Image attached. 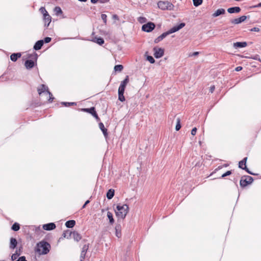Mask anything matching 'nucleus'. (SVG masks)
Wrapping results in <instances>:
<instances>
[{
  "instance_id": "nucleus-53",
  "label": "nucleus",
  "mask_w": 261,
  "mask_h": 261,
  "mask_svg": "<svg viewBox=\"0 0 261 261\" xmlns=\"http://www.w3.org/2000/svg\"><path fill=\"white\" fill-rule=\"evenodd\" d=\"M215 89V86H211L210 88V92L211 93H213L214 90Z\"/></svg>"
},
{
  "instance_id": "nucleus-21",
  "label": "nucleus",
  "mask_w": 261,
  "mask_h": 261,
  "mask_svg": "<svg viewBox=\"0 0 261 261\" xmlns=\"http://www.w3.org/2000/svg\"><path fill=\"white\" fill-rule=\"evenodd\" d=\"M21 57V54L20 53H14L12 54L10 56L11 60L15 62L17 61L18 58H20Z\"/></svg>"
},
{
  "instance_id": "nucleus-39",
  "label": "nucleus",
  "mask_w": 261,
  "mask_h": 261,
  "mask_svg": "<svg viewBox=\"0 0 261 261\" xmlns=\"http://www.w3.org/2000/svg\"><path fill=\"white\" fill-rule=\"evenodd\" d=\"M138 21L141 23H145L146 21H147V19L145 17H139L138 18Z\"/></svg>"
},
{
  "instance_id": "nucleus-27",
  "label": "nucleus",
  "mask_w": 261,
  "mask_h": 261,
  "mask_svg": "<svg viewBox=\"0 0 261 261\" xmlns=\"http://www.w3.org/2000/svg\"><path fill=\"white\" fill-rule=\"evenodd\" d=\"M129 82L128 77L127 76L126 78L121 82L120 86L125 88L126 85Z\"/></svg>"
},
{
  "instance_id": "nucleus-14",
  "label": "nucleus",
  "mask_w": 261,
  "mask_h": 261,
  "mask_svg": "<svg viewBox=\"0 0 261 261\" xmlns=\"http://www.w3.org/2000/svg\"><path fill=\"white\" fill-rule=\"evenodd\" d=\"M43 45V40H40L36 42L33 48L36 50H38L41 48L42 46Z\"/></svg>"
},
{
  "instance_id": "nucleus-19",
  "label": "nucleus",
  "mask_w": 261,
  "mask_h": 261,
  "mask_svg": "<svg viewBox=\"0 0 261 261\" xmlns=\"http://www.w3.org/2000/svg\"><path fill=\"white\" fill-rule=\"evenodd\" d=\"M115 235L118 238L121 237V225H116L115 226Z\"/></svg>"
},
{
  "instance_id": "nucleus-57",
  "label": "nucleus",
  "mask_w": 261,
  "mask_h": 261,
  "mask_svg": "<svg viewBox=\"0 0 261 261\" xmlns=\"http://www.w3.org/2000/svg\"><path fill=\"white\" fill-rule=\"evenodd\" d=\"M49 95V98L48 99V101L49 102H52L54 98L53 97V95L52 96H51L50 95Z\"/></svg>"
},
{
  "instance_id": "nucleus-63",
  "label": "nucleus",
  "mask_w": 261,
  "mask_h": 261,
  "mask_svg": "<svg viewBox=\"0 0 261 261\" xmlns=\"http://www.w3.org/2000/svg\"><path fill=\"white\" fill-rule=\"evenodd\" d=\"M63 236H64V237H66V234H65V233H64Z\"/></svg>"
},
{
  "instance_id": "nucleus-7",
  "label": "nucleus",
  "mask_w": 261,
  "mask_h": 261,
  "mask_svg": "<svg viewBox=\"0 0 261 261\" xmlns=\"http://www.w3.org/2000/svg\"><path fill=\"white\" fill-rule=\"evenodd\" d=\"M154 56L155 58L159 59L163 56L164 49L162 48L155 47L153 48Z\"/></svg>"
},
{
  "instance_id": "nucleus-23",
  "label": "nucleus",
  "mask_w": 261,
  "mask_h": 261,
  "mask_svg": "<svg viewBox=\"0 0 261 261\" xmlns=\"http://www.w3.org/2000/svg\"><path fill=\"white\" fill-rule=\"evenodd\" d=\"M75 224V221L74 220H68L65 223V226L67 228H72Z\"/></svg>"
},
{
  "instance_id": "nucleus-6",
  "label": "nucleus",
  "mask_w": 261,
  "mask_h": 261,
  "mask_svg": "<svg viewBox=\"0 0 261 261\" xmlns=\"http://www.w3.org/2000/svg\"><path fill=\"white\" fill-rule=\"evenodd\" d=\"M155 28V24L153 22H148L142 27V30L146 32H151Z\"/></svg>"
},
{
  "instance_id": "nucleus-50",
  "label": "nucleus",
  "mask_w": 261,
  "mask_h": 261,
  "mask_svg": "<svg viewBox=\"0 0 261 261\" xmlns=\"http://www.w3.org/2000/svg\"><path fill=\"white\" fill-rule=\"evenodd\" d=\"M196 132H197V128H196V127H194L191 130V134L193 136H194V135H195Z\"/></svg>"
},
{
  "instance_id": "nucleus-17",
  "label": "nucleus",
  "mask_w": 261,
  "mask_h": 261,
  "mask_svg": "<svg viewBox=\"0 0 261 261\" xmlns=\"http://www.w3.org/2000/svg\"><path fill=\"white\" fill-rule=\"evenodd\" d=\"M70 234L72 235L74 240L77 242L79 241L82 239L81 234L76 231L71 232Z\"/></svg>"
},
{
  "instance_id": "nucleus-28",
  "label": "nucleus",
  "mask_w": 261,
  "mask_h": 261,
  "mask_svg": "<svg viewBox=\"0 0 261 261\" xmlns=\"http://www.w3.org/2000/svg\"><path fill=\"white\" fill-rule=\"evenodd\" d=\"M54 12L57 16L62 14L63 13L62 9L59 7H56L54 8Z\"/></svg>"
},
{
  "instance_id": "nucleus-32",
  "label": "nucleus",
  "mask_w": 261,
  "mask_h": 261,
  "mask_svg": "<svg viewBox=\"0 0 261 261\" xmlns=\"http://www.w3.org/2000/svg\"><path fill=\"white\" fill-rule=\"evenodd\" d=\"M94 110H95V108L94 107H91L90 108L83 109L82 111L84 112H86L89 113L91 114L92 113V112L94 111Z\"/></svg>"
},
{
  "instance_id": "nucleus-55",
  "label": "nucleus",
  "mask_w": 261,
  "mask_h": 261,
  "mask_svg": "<svg viewBox=\"0 0 261 261\" xmlns=\"http://www.w3.org/2000/svg\"><path fill=\"white\" fill-rule=\"evenodd\" d=\"M112 17L114 19H116V20L119 19V17L116 14L113 15Z\"/></svg>"
},
{
  "instance_id": "nucleus-59",
  "label": "nucleus",
  "mask_w": 261,
  "mask_h": 261,
  "mask_svg": "<svg viewBox=\"0 0 261 261\" xmlns=\"http://www.w3.org/2000/svg\"><path fill=\"white\" fill-rule=\"evenodd\" d=\"M108 1V0H99V2L101 3H106Z\"/></svg>"
},
{
  "instance_id": "nucleus-11",
  "label": "nucleus",
  "mask_w": 261,
  "mask_h": 261,
  "mask_svg": "<svg viewBox=\"0 0 261 261\" xmlns=\"http://www.w3.org/2000/svg\"><path fill=\"white\" fill-rule=\"evenodd\" d=\"M43 20L45 23V26L48 27L51 20V17L49 14H45L43 16Z\"/></svg>"
},
{
  "instance_id": "nucleus-16",
  "label": "nucleus",
  "mask_w": 261,
  "mask_h": 261,
  "mask_svg": "<svg viewBox=\"0 0 261 261\" xmlns=\"http://www.w3.org/2000/svg\"><path fill=\"white\" fill-rule=\"evenodd\" d=\"M227 11L229 13H239L241 9L239 7H231L227 9Z\"/></svg>"
},
{
  "instance_id": "nucleus-60",
  "label": "nucleus",
  "mask_w": 261,
  "mask_h": 261,
  "mask_svg": "<svg viewBox=\"0 0 261 261\" xmlns=\"http://www.w3.org/2000/svg\"><path fill=\"white\" fill-rule=\"evenodd\" d=\"M98 0H91V2L93 4H95L98 2Z\"/></svg>"
},
{
  "instance_id": "nucleus-36",
  "label": "nucleus",
  "mask_w": 261,
  "mask_h": 261,
  "mask_svg": "<svg viewBox=\"0 0 261 261\" xmlns=\"http://www.w3.org/2000/svg\"><path fill=\"white\" fill-rule=\"evenodd\" d=\"M147 60L150 63H154L155 62V60L154 58L150 56H148L147 57Z\"/></svg>"
},
{
  "instance_id": "nucleus-33",
  "label": "nucleus",
  "mask_w": 261,
  "mask_h": 261,
  "mask_svg": "<svg viewBox=\"0 0 261 261\" xmlns=\"http://www.w3.org/2000/svg\"><path fill=\"white\" fill-rule=\"evenodd\" d=\"M61 104L65 107H69L72 105H76L74 102H62Z\"/></svg>"
},
{
  "instance_id": "nucleus-4",
  "label": "nucleus",
  "mask_w": 261,
  "mask_h": 261,
  "mask_svg": "<svg viewBox=\"0 0 261 261\" xmlns=\"http://www.w3.org/2000/svg\"><path fill=\"white\" fill-rule=\"evenodd\" d=\"M158 7L163 10H173L174 7V5L168 1H160L158 3Z\"/></svg>"
},
{
  "instance_id": "nucleus-58",
  "label": "nucleus",
  "mask_w": 261,
  "mask_h": 261,
  "mask_svg": "<svg viewBox=\"0 0 261 261\" xmlns=\"http://www.w3.org/2000/svg\"><path fill=\"white\" fill-rule=\"evenodd\" d=\"M199 54V52L198 51H196V52H194L192 54V55H191V56H197Z\"/></svg>"
},
{
  "instance_id": "nucleus-18",
  "label": "nucleus",
  "mask_w": 261,
  "mask_h": 261,
  "mask_svg": "<svg viewBox=\"0 0 261 261\" xmlns=\"http://www.w3.org/2000/svg\"><path fill=\"white\" fill-rule=\"evenodd\" d=\"M99 127L101 130L102 132L103 135L106 138L108 136L107 129L105 127L104 124L102 122L99 123Z\"/></svg>"
},
{
  "instance_id": "nucleus-52",
  "label": "nucleus",
  "mask_w": 261,
  "mask_h": 261,
  "mask_svg": "<svg viewBox=\"0 0 261 261\" xmlns=\"http://www.w3.org/2000/svg\"><path fill=\"white\" fill-rule=\"evenodd\" d=\"M228 166V164H224L223 166H220L217 169H215V171H217L222 168L223 167H227Z\"/></svg>"
},
{
  "instance_id": "nucleus-13",
  "label": "nucleus",
  "mask_w": 261,
  "mask_h": 261,
  "mask_svg": "<svg viewBox=\"0 0 261 261\" xmlns=\"http://www.w3.org/2000/svg\"><path fill=\"white\" fill-rule=\"evenodd\" d=\"M35 65L34 61L32 60H28L25 62V66L27 69H30L32 68Z\"/></svg>"
},
{
  "instance_id": "nucleus-49",
  "label": "nucleus",
  "mask_w": 261,
  "mask_h": 261,
  "mask_svg": "<svg viewBox=\"0 0 261 261\" xmlns=\"http://www.w3.org/2000/svg\"><path fill=\"white\" fill-rule=\"evenodd\" d=\"M243 170H245L247 173H248L250 174L254 175L253 173H252L251 171H249V170L247 168L246 166H245L244 168H243Z\"/></svg>"
},
{
  "instance_id": "nucleus-1",
  "label": "nucleus",
  "mask_w": 261,
  "mask_h": 261,
  "mask_svg": "<svg viewBox=\"0 0 261 261\" xmlns=\"http://www.w3.org/2000/svg\"><path fill=\"white\" fill-rule=\"evenodd\" d=\"M50 247L49 243L41 241L37 244L35 250L39 255H45L49 252Z\"/></svg>"
},
{
  "instance_id": "nucleus-44",
  "label": "nucleus",
  "mask_w": 261,
  "mask_h": 261,
  "mask_svg": "<svg viewBox=\"0 0 261 261\" xmlns=\"http://www.w3.org/2000/svg\"><path fill=\"white\" fill-rule=\"evenodd\" d=\"M231 174V171H227L225 173H224L222 175L221 178H224L227 176L230 175Z\"/></svg>"
},
{
  "instance_id": "nucleus-26",
  "label": "nucleus",
  "mask_w": 261,
  "mask_h": 261,
  "mask_svg": "<svg viewBox=\"0 0 261 261\" xmlns=\"http://www.w3.org/2000/svg\"><path fill=\"white\" fill-rule=\"evenodd\" d=\"M107 217L109 219L110 223L111 224H113L114 222V220L113 219V214L110 212H108L107 213Z\"/></svg>"
},
{
  "instance_id": "nucleus-34",
  "label": "nucleus",
  "mask_w": 261,
  "mask_h": 261,
  "mask_svg": "<svg viewBox=\"0 0 261 261\" xmlns=\"http://www.w3.org/2000/svg\"><path fill=\"white\" fill-rule=\"evenodd\" d=\"M180 128H181V125L180 124V119L179 118H178L177 119V124L175 126V129L176 130H179Z\"/></svg>"
},
{
  "instance_id": "nucleus-25",
  "label": "nucleus",
  "mask_w": 261,
  "mask_h": 261,
  "mask_svg": "<svg viewBox=\"0 0 261 261\" xmlns=\"http://www.w3.org/2000/svg\"><path fill=\"white\" fill-rule=\"evenodd\" d=\"M247 158H244L242 161L239 163V167L243 169L244 167L246 166Z\"/></svg>"
},
{
  "instance_id": "nucleus-48",
  "label": "nucleus",
  "mask_w": 261,
  "mask_h": 261,
  "mask_svg": "<svg viewBox=\"0 0 261 261\" xmlns=\"http://www.w3.org/2000/svg\"><path fill=\"white\" fill-rule=\"evenodd\" d=\"M51 40V38L47 37L44 38V39L43 40V42H44L45 43H49V42H50Z\"/></svg>"
},
{
  "instance_id": "nucleus-9",
  "label": "nucleus",
  "mask_w": 261,
  "mask_h": 261,
  "mask_svg": "<svg viewBox=\"0 0 261 261\" xmlns=\"http://www.w3.org/2000/svg\"><path fill=\"white\" fill-rule=\"evenodd\" d=\"M247 17L246 16H242L239 18H236L231 20V23L233 24H239L244 21Z\"/></svg>"
},
{
  "instance_id": "nucleus-8",
  "label": "nucleus",
  "mask_w": 261,
  "mask_h": 261,
  "mask_svg": "<svg viewBox=\"0 0 261 261\" xmlns=\"http://www.w3.org/2000/svg\"><path fill=\"white\" fill-rule=\"evenodd\" d=\"M38 94L41 95L42 93L46 92V93L52 96L51 93L48 90V88L45 85L42 84L40 88L38 89Z\"/></svg>"
},
{
  "instance_id": "nucleus-12",
  "label": "nucleus",
  "mask_w": 261,
  "mask_h": 261,
  "mask_svg": "<svg viewBox=\"0 0 261 261\" xmlns=\"http://www.w3.org/2000/svg\"><path fill=\"white\" fill-rule=\"evenodd\" d=\"M225 13V10L224 9H223V8L219 9L217 10H216L212 14V16L213 17H216L220 16V15L224 14Z\"/></svg>"
},
{
  "instance_id": "nucleus-3",
  "label": "nucleus",
  "mask_w": 261,
  "mask_h": 261,
  "mask_svg": "<svg viewBox=\"0 0 261 261\" xmlns=\"http://www.w3.org/2000/svg\"><path fill=\"white\" fill-rule=\"evenodd\" d=\"M128 210V205L126 204L122 205L118 204L116 206V215L118 218L123 219L127 214Z\"/></svg>"
},
{
  "instance_id": "nucleus-56",
  "label": "nucleus",
  "mask_w": 261,
  "mask_h": 261,
  "mask_svg": "<svg viewBox=\"0 0 261 261\" xmlns=\"http://www.w3.org/2000/svg\"><path fill=\"white\" fill-rule=\"evenodd\" d=\"M89 202H90V201H89V200H87V201L85 202V204L83 205L82 208H85V206H86V205L87 204H88Z\"/></svg>"
},
{
  "instance_id": "nucleus-31",
  "label": "nucleus",
  "mask_w": 261,
  "mask_h": 261,
  "mask_svg": "<svg viewBox=\"0 0 261 261\" xmlns=\"http://www.w3.org/2000/svg\"><path fill=\"white\" fill-rule=\"evenodd\" d=\"M202 0H193V5L195 7H198L202 4Z\"/></svg>"
},
{
  "instance_id": "nucleus-20",
  "label": "nucleus",
  "mask_w": 261,
  "mask_h": 261,
  "mask_svg": "<svg viewBox=\"0 0 261 261\" xmlns=\"http://www.w3.org/2000/svg\"><path fill=\"white\" fill-rule=\"evenodd\" d=\"M92 41L98 44L99 45H102L104 43V40L101 37H95L92 39Z\"/></svg>"
},
{
  "instance_id": "nucleus-41",
  "label": "nucleus",
  "mask_w": 261,
  "mask_h": 261,
  "mask_svg": "<svg viewBox=\"0 0 261 261\" xmlns=\"http://www.w3.org/2000/svg\"><path fill=\"white\" fill-rule=\"evenodd\" d=\"M101 18L102 20H103V22L105 23V24H106L107 23V15L105 14H102L101 15Z\"/></svg>"
},
{
  "instance_id": "nucleus-35",
  "label": "nucleus",
  "mask_w": 261,
  "mask_h": 261,
  "mask_svg": "<svg viewBox=\"0 0 261 261\" xmlns=\"http://www.w3.org/2000/svg\"><path fill=\"white\" fill-rule=\"evenodd\" d=\"M37 57H38L37 54L36 53H34L33 54H30L29 56V58H31L32 59L35 60V61L37 60Z\"/></svg>"
},
{
  "instance_id": "nucleus-61",
  "label": "nucleus",
  "mask_w": 261,
  "mask_h": 261,
  "mask_svg": "<svg viewBox=\"0 0 261 261\" xmlns=\"http://www.w3.org/2000/svg\"><path fill=\"white\" fill-rule=\"evenodd\" d=\"M261 7V3H258L257 5L254 6V7L257 8V7Z\"/></svg>"
},
{
  "instance_id": "nucleus-54",
  "label": "nucleus",
  "mask_w": 261,
  "mask_h": 261,
  "mask_svg": "<svg viewBox=\"0 0 261 261\" xmlns=\"http://www.w3.org/2000/svg\"><path fill=\"white\" fill-rule=\"evenodd\" d=\"M242 69V67L241 66H238L236 68V70L237 71H240Z\"/></svg>"
},
{
  "instance_id": "nucleus-46",
  "label": "nucleus",
  "mask_w": 261,
  "mask_h": 261,
  "mask_svg": "<svg viewBox=\"0 0 261 261\" xmlns=\"http://www.w3.org/2000/svg\"><path fill=\"white\" fill-rule=\"evenodd\" d=\"M18 256H19V254H17V253L13 254L11 256L12 260H14L16 259V258L18 257Z\"/></svg>"
},
{
  "instance_id": "nucleus-51",
  "label": "nucleus",
  "mask_w": 261,
  "mask_h": 261,
  "mask_svg": "<svg viewBox=\"0 0 261 261\" xmlns=\"http://www.w3.org/2000/svg\"><path fill=\"white\" fill-rule=\"evenodd\" d=\"M15 261H27L25 259V256H21L17 260Z\"/></svg>"
},
{
  "instance_id": "nucleus-5",
  "label": "nucleus",
  "mask_w": 261,
  "mask_h": 261,
  "mask_svg": "<svg viewBox=\"0 0 261 261\" xmlns=\"http://www.w3.org/2000/svg\"><path fill=\"white\" fill-rule=\"evenodd\" d=\"M253 181V178L250 176H247L245 179H243V177H242L240 180V186L242 187H245L248 185L251 184Z\"/></svg>"
},
{
  "instance_id": "nucleus-10",
  "label": "nucleus",
  "mask_w": 261,
  "mask_h": 261,
  "mask_svg": "<svg viewBox=\"0 0 261 261\" xmlns=\"http://www.w3.org/2000/svg\"><path fill=\"white\" fill-rule=\"evenodd\" d=\"M56 228V225L54 223H49L43 225V228L46 230H51Z\"/></svg>"
},
{
  "instance_id": "nucleus-47",
  "label": "nucleus",
  "mask_w": 261,
  "mask_h": 261,
  "mask_svg": "<svg viewBox=\"0 0 261 261\" xmlns=\"http://www.w3.org/2000/svg\"><path fill=\"white\" fill-rule=\"evenodd\" d=\"M250 31L258 32L260 31V29H259V28H258L257 27H254V28L250 29Z\"/></svg>"
},
{
  "instance_id": "nucleus-43",
  "label": "nucleus",
  "mask_w": 261,
  "mask_h": 261,
  "mask_svg": "<svg viewBox=\"0 0 261 261\" xmlns=\"http://www.w3.org/2000/svg\"><path fill=\"white\" fill-rule=\"evenodd\" d=\"M40 12L43 14V16L45 14H48V13L47 12V11L46 10V9H45V8L44 7H41L40 9Z\"/></svg>"
},
{
  "instance_id": "nucleus-45",
  "label": "nucleus",
  "mask_w": 261,
  "mask_h": 261,
  "mask_svg": "<svg viewBox=\"0 0 261 261\" xmlns=\"http://www.w3.org/2000/svg\"><path fill=\"white\" fill-rule=\"evenodd\" d=\"M91 115L92 116H93L94 117H95L96 118V119H97V120H99V118L98 116V115L97 114L95 110H94V111L92 112V113L91 114Z\"/></svg>"
},
{
  "instance_id": "nucleus-37",
  "label": "nucleus",
  "mask_w": 261,
  "mask_h": 261,
  "mask_svg": "<svg viewBox=\"0 0 261 261\" xmlns=\"http://www.w3.org/2000/svg\"><path fill=\"white\" fill-rule=\"evenodd\" d=\"M86 253L84 251H81V255H80V261H84Z\"/></svg>"
},
{
  "instance_id": "nucleus-30",
  "label": "nucleus",
  "mask_w": 261,
  "mask_h": 261,
  "mask_svg": "<svg viewBox=\"0 0 261 261\" xmlns=\"http://www.w3.org/2000/svg\"><path fill=\"white\" fill-rule=\"evenodd\" d=\"M123 67L122 65H117L114 67V70L115 71L120 72L122 70Z\"/></svg>"
},
{
  "instance_id": "nucleus-62",
  "label": "nucleus",
  "mask_w": 261,
  "mask_h": 261,
  "mask_svg": "<svg viewBox=\"0 0 261 261\" xmlns=\"http://www.w3.org/2000/svg\"><path fill=\"white\" fill-rule=\"evenodd\" d=\"M79 1H80V2H86L87 0H78Z\"/></svg>"
},
{
  "instance_id": "nucleus-29",
  "label": "nucleus",
  "mask_w": 261,
  "mask_h": 261,
  "mask_svg": "<svg viewBox=\"0 0 261 261\" xmlns=\"http://www.w3.org/2000/svg\"><path fill=\"white\" fill-rule=\"evenodd\" d=\"M12 229L14 231H18L20 229V225L18 223H14L11 227Z\"/></svg>"
},
{
  "instance_id": "nucleus-42",
  "label": "nucleus",
  "mask_w": 261,
  "mask_h": 261,
  "mask_svg": "<svg viewBox=\"0 0 261 261\" xmlns=\"http://www.w3.org/2000/svg\"><path fill=\"white\" fill-rule=\"evenodd\" d=\"M125 88L119 86L118 89V94H124Z\"/></svg>"
},
{
  "instance_id": "nucleus-2",
  "label": "nucleus",
  "mask_w": 261,
  "mask_h": 261,
  "mask_svg": "<svg viewBox=\"0 0 261 261\" xmlns=\"http://www.w3.org/2000/svg\"><path fill=\"white\" fill-rule=\"evenodd\" d=\"M185 26V23H181L179 24H178V25L175 26V27L172 28L171 29H170L167 32L163 33L160 36H159L158 37L155 38L154 40V43H159V42L162 41L163 39H164L165 37H166L168 35L178 31V30H180Z\"/></svg>"
},
{
  "instance_id": "nucleus-22",
  "label": "nucleus",
  "mask_w": 261,
  "mask_h": 261,
  "mask_svg": "<svg viewBox=\"0 0 261 261\" xmlns=\"http://www.w3.org/2000/svg\"><path fill=\"white\" fill-rule=\"evenodd\" d=\"M17 241L15 238H11L10 239V248L11 249H14L16 246H17Z\"/></svg>"
},
{
  "instance_id": "nucleus-40",
  "label": "nucleus",
  "mask_w": 261,
  "mask_h": 261,
  "mask_svg": "<svg viewBox=\"0 0 261 261\" xmlns=\"http://www.w3.org/2000/svg\"><path fill=\"white\" fill-rule=\"evenodd\" d=\"M88 248H89V244H85L83 246V247L82 248V251H84V252L87 253V250H88Z\"/></svg>"
},
{
  "instance_id": "nucleus-15",
  "label": "nucleus",
  "mask_w": 261,
  "mask_h": 261,
  "mask_svg": "<svg viewBox=\"0 0 261 261\" xmlns=\"http://www.w3.org/2000/svg\"><path fill=\"white\" fill-rule=\"evenodd\" d=\"M233 47L235 48H243L247 46L246 42H237L233 43Z\"/></svg>"
},
{
  "instance_id": "nucleus-24",
  "label": "nucleus",
  "mask_w": 261,
  "mask_h": 261,
  "mask_svg": "<svg viewBox=\"0 0 261 261\" xmlns=\"http://www.w3.org/2000/svg\"><path fill=\"white\" fill-rule=\"evenodd\" d=\"M114 190L113 189H110L107 192V197L108 199H111L114 196Z\"/></svg>"
},
{
  "instance_id": "nucleus-38",
  "label": "nucleus",
  "mask_w": 261,
  "mask_h": 261,
  "mask_svg": "<svg viewBox=\"0 0 261 261\" xmlns=\"http://www.w3.org/2000/svg\"><path fill=\"white\" fill-rule=\"evenodd\" d=\"M118 99L121 102L125 101V97L123 94H118Z\"/></svg>"
}]
</instances>
